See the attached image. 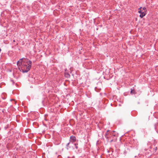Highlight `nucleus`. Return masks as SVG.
I'll use <instances>...</instances> for the list:
<instances>
[{
  "mask_svg": "<svg viewBox=\"0 0 158 158\" xmlns=\"http://www.w3.org/2000/svg\"><path fill=\"white\" fill-rule=\"evenodd\" d=\"M17 65L20 66L21 71L23 73H27L30 70L32 65L31 61L28 59L22 58L17 62Z\"/></svg>",
  "mask_w": 158,
  "mask_h": 158,
  "instance_id": "1",
  "label": "nucleus"
},
{
  "mask_svg": "<svg viewBox=\"0 0 158 158\" xmlns=\"http://www.w3.org/2000/svg\"><path fill=\"white\" fill-rule=\"evenodd\" d=\"M110 131L107 130L105 134V137L107 139L108 141H109V138H110Z\"/></svg>",
  "mask_w": 158,
  "mask_h": 158,
  "instance_id": "2",
  "label": "nucleus"
},
{
  "mask_svg": "<svg viewBox=\"0 0 158 158\" xmlns=\"http://www.w3.org/2000/svg\"><path fill=\"white\" fill-rule=\"evenodd\" d=\"M142 7H140V8H139L138 12L140 14V15H139V16L140 18H142L145 15V14L144 13L145 11L144 12H142V11L141 10V8Z\"/></svg>",
  "mask_w": 158,
  "mask_h": 158,
  "instance_id": "3",
  "label": "nucleus"
},
{
  "mask_svg": "<svg viewBox=\"0 0 158 158\" xmlns=\"http://www.w3.org/2000/svg\"><path fill=\"white\" fill-rule=\"evenodd\" d=\"M76 140V138L75 136L72 135L70 136V137L69 141L70 142L72 143L74 142H75Z\"/></svg>",
  "mask_w": 158,
  "mask_h": 158,
  "instance_id": "4",
  "label": "nucleus"
},
{
  "mask_svg": "<svg viewBox=\"0 0 158 158\" xmlns=\"http://www.w3.org/2000/svg\"><path fill=\"white\" fill-rule=\"evenodd\" d=\"M115 132V131H110V138L111 137H115V136H116V133H114Z\"/></svg>",
  "mask_w": 158,
  "mask_h": 158,
  "instance_id": "5",
  "label": "nucleus"
},
{
  "mask_svg": "<svg viewBox=\"0 0 158 158\" xmlns=\"http://www.w3.org/2000/svg\"><path fill=\"white\" fill-rule=\"evenodd\" d=\"M131 94H135V91L134 89H131Z\"/></svg>",
  "mask_w": 158,
  "mask_h": 158,
  "instance_id": "6",
  "label": "nucleus"
},
{
  "mask_svg": "<svg viewBox=\"0 0 158 158\" xmlns=\"http://www.w3.org/2000/svg\"><path fill=\"white\" fill-rule=\"evenodd\" d=\"M70 142H69L68 143H67L66 145V146L67 147V149H68L69 148H70V147H69V143H70Z\"/></svg>",
  "mask_w": 158,
  "mask_h": 158,
  "instance_id": "7",
  "label": "nucleus"
},
{
  "mask_svg": "<svg viewBox=\"0 0 158 158\" xmlns=\"http://www.w3.org/2000/svg\"><path fill=\"white\" fill-rule=\"evenodd\" d=\"M65 76L66 77H67L68 78L70 77V75L69 74V73L65 74Z\"/></svg>",
  "mask_w": 158,
  "mask_h": 158,
  "instance_id": "8",
  "label": "nucleus"
},
{
  "mask_svg": "<svg viewBox=\"0 0 158 158\" xmlns=\"http://www.w3.org/2000/svg\"><path fill=\"white\" fill-rule=\"evenodd\" d=\"M77 145H78V144H76V143H75V144H74V145H75V147L76 148V149H78V146H77Z\"/></svg>",
  "mask_w": 158,
  "mask_h": 158,
  "instance_id": "9",
  "label": "nucleus"
},
{
  "mask_svg": "<svg viewBox=\"0 0 158 158\" xmlns=\"http://www.w3.org/2000/svg\"><path fill=\"white\" fill-rule=\"evenodd\" d=\"M142 9L143 10H146V8L145 7H143Z\"/></svg>",
  "mask_w": 158,
  "mask_h": 158,
  "instance_id": "10",
  "label": "nucleus"
},
{
  "mask_svg": "<svg viewBox=\"0 0 158 158\" xmlns=\"http://www.w3.org/2000/svg\"><path fill=\"white\" fill-rule=\"evenodd\" d=\"M113 141V139H111L110 141V142L111 143Z\"/></svg>",
  "mask_w": 158,
  "mask_h": 158,
  "instance_id": "11",
  "label": "nucleus"
},
{
  "mask_svg": "<svg viewBox=\"0 0 158 158\" xmlns=\"http://www.w3.org/2000/svg\"><path fill=\"white\" fill-rule=\"evenodd\" d=\"M11 81H12V82L13 83H14V81H13V80H11Z\"/></svg>",
  "mask_w": 158,
  "mask_h": 158,
  "instance_id": "12",
  "label": "nucleus"
},
{
  "mask_svg": "<svg viewBox=\"0 0 158 158\" xmlns=\"http://www.w3.org/2000/svg\"><path fill=\"white\" fill-rule=\"evenodd\" d=\"M1 48H0V52H1Z\"/></svg>",
  "mask_w": 158,
  "mask_h": 158,
  "instance_id": "13",
  "label": "nucleus"
},
{
  "mask_svg": "<svg viewBox=\"0 0 158 158\" xmlns=\"http://www.w3.org/2000/svg\"><path fill=\"white\" fill-rule=\"evenodd\" d=\"M155 149H156V150L157 149V147H156Z\"/></svg>",
  "mask_w": 158,
  "mask_h": 158,
  "instance_id": "14",
  "label": "nucleus"
}]
</instances>
